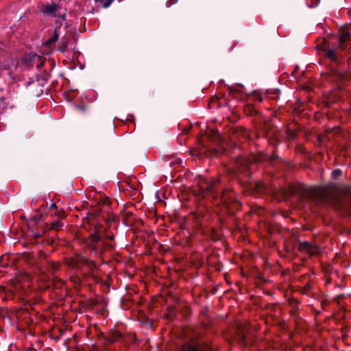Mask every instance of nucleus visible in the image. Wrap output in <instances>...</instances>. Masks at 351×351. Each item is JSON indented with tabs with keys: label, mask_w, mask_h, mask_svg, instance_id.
I'll return each instance as SVG.
<instances>
[{
	"label": "nucleus",
	"mask_w": 351,
	"mask_h": 351,
	"mask_svg": "<svg viewBox=\"0 0 351 351\" xmlns=\"http://www.w3.org/2000/svg\"><path fill=\"white\" fill-rule=\"evenodd\" d=\"M242 136H243V141L245 139V140H249L250 138V136H249V134H246L245 132H244V128H243V134H242Z\"/></svg>",
	"instance_id": "nucleus-17"
},
{
	"label": "nucleus",
	"mask_w": 351,
	"mask_h": 351,
	"mask_svg": "<svg viewBox=\"0 0 351 351\" xmlns=\"http://www.w3.org/2000/svg\"><path fill=\"white\" fill-rule=\"evenodd\" d=\"M212 136L213 138H217L218 137H219V134L218 132V131H215L214 130H210V134Z\"/></svg>",
	"instance_id": "nucleus-14"
},
{
	"label": "nucleus",
	"mask_w": 351,
	"mask_h": 351,
	"mask_svg": "<svg viewBox=\"0 0 351 351\" xmlns=\"http://www.w3.org/2000/svg\"><path fill=\"white\" fill-rule=\"evenodd\" d=\"M252 168H253V167L251 168V169H250V170L249 169V171H250L248 172V174H250V173H251V171H252ZM246 169V171H248V169Z\"/></svg>",
	"instance_id": "nucleus-27"
},
{
	"label": "nucleus",
	"mask_w": 351,
	"mask_h": 351,
	"mask_svg": "<svg viewBox=\"0 0 351 351\" xmlns=\"http://www.w3.org/2000/svg\"><path fill=\"white\" fill-rule=\"evenodd\" d=\"M243 113L247 116H255L258 114V112L252 105H246L243 108Z\"/></svg>",
	"instance_id": "nucleus-6"
},
{
	"label": "nucleus",
	"mask_w": 351,
	"mask_h": 351,
	"mask_svg": "<svg viewBox=\"0 0 351 351\" xmlns=\"http://www.w3.org/2000/svg\"><path fill=\"white\" fill-rule=\"evenodd\" d=\"M278 158V156L273 152V153L269 156V161L272 163L274 160Z\"/></svg>",
	"instance_id": "nucleus-11"
},
{
	"label": "nucleus",
	"mask_w": 351,
	"mask_h": 351,
	"mask_svg": "<svg viewBox=\"0 0 351 351\" xmlns=\"http://www.w3.org/2000/svg\"><path fill=\"white\" fill-rule=\"evenodd\" d=\"M97 2H101L103 3L104 0H95Z\"/></svg>",
	"instance_id": "nucleus-26"
},
{
	"label": "nucleus",
	"mask_w": 351,
	"mask_h": 351,
	"mask_svg": "<svg viewBox=\"0 0 351 351\" xmlns=\"http://www.w3.org/2000/svg\"><path fill=\"white\" fill-rule=\"evenodd\" d=\"M258 158L254 155H252L250 158H247L243 156V176H247L248 174L245 173V169H251V168L255 166V164L258 162Z\"/></svg>",
	"instance_id": "nucleus-3"
},
{
	"label": "nucleus",
	"mask_w": 351,
	"mask_h": 351,
	"mask_svg": "<svg viewBox=\"0 0 351 351\" xmlns=\"http://www.w3.org/2000/svg\"><path fill=\"white\" fill-rule=\"evenodd\" d=\"M182 351H209L208 348H202L195 346L185 345Z\"/></svg>",
	"instance_id": "nucleus-8"
},
{
	"label": "nucleus",
	"mask_w": 351,
	"mask_h": 351,
	"mask_svg": "<svg viewBox=\"0 0 351 351\" xmlns=\"http://www.w3.org/2000/svg\"><path fill=\"white\" fill-rule=\"evenodd\" d=\"M51 208H55L56 207V204H52L51 206Z\"/></svg>",
	"instance_id": "nucleus-29"
},
{
	"label": "nucleus",
	"mask_w": 351,
	"mask_h": 351,
	"mask_svg": "<svg viewBox=\"0 0 351 351\" xmlns=\"http://www.w3.org/2000/svg\"><path fill=\"white\" fill-rule=\"evenodd\" d=\"M21 66L19 65V63H17L16 64H15L14 66V69L15 71H18L19 69H20Z\"/></svg>",
	"instance_id": "nucleus-23"
},
{
	"label": "nucleus",
	"mask_w": 351,
	"mask_h": 351,
	"mask_svg": "<svg viewBox=\"0 0 351 351\" xmlns=\"http://www.w3.org/2000/svg\"><path fill=\"white\" fill-rule=\"evenodd\" d=\"M242 275H243V276H244V275H245V272H244V271H243V270Z\"/></svg>",
	"instance_id": "nucleus-31"
},
{
	"label": "nucleus",
	"mask_w": 351,
	"mask_h": 351,
	"mask_svg": "<svg viewBox=\"0 0 351 351\" xmlns=\"http://www.w3.org/2000/svg\"><path fill=\"white\" fill-rule=\"evenodd\" d=\"M270 141H271V143L274 144V146H276V144L278 143V141L276 139H275V138H274L272 140H270Z\"/></svg>",
	"instance_id": "nucleus-20"
},
{
	"label": "nucleus",
	"mask_w": 351,
	"mask_h": 351,
	"mask_svg": "<svg viewBox=\"0 0 351 351\" xmlns=\"http://www.w3.org/2000/svg\"><path fill=\"white\" fill-rule=\"evenodd\" d=\"M338 38V46H331L330 43L323 38L322 42L316 47L317 50L324 53V56L330 61V73L339 80L351 79V73L346 71L341 51L351 45V34L346 29L341 28Z\"/></svg>",
	"instance_id": "nucleus-1"
},
{
	"label": "nucleus",
	"mask_w": 351,
	"mask_h": 351,
	"mask_svg": "<svg viewBox=\"0 0 351 351\" xmlns=\"http://www.w3.org/2000/svg\"><path fill=\"white\" fill-rule=\"evenodd\" d=\"M36 55H29L28 57L23 59L22 61V64L23 66L27 67L28 66V62L32 61L33 59L36 58Z\"/></svg>",
	"instance_id": "nucleus-9"
},
{
	"label": "nucleus",
	"mask_w": 351,
	"mask_h": 351,
	"mask_svg": "<svg viewBox=\"0 0 351 351\" xmlns=\"http://www.w3.org/2000/svg\"><path fill=\"white\" fill-rule=\"evenodd\" d=\"M113 0H108L107 1L104 2L103 7L108 8Z\"/></svg>",
	"instance_id": "nucleus-18"
},
{
	"label": "nucleus",
	"mask_w": 351,
	"mask_h": 351,
	"mask_svg": "<svg viewBox=\"0 0 351 351\" xmlns=\"http://www.w3.org/2000/svg\"><path fill=\"white\" fill-rule=\"evenodd\" d=\"M250 326V324L243 319V348L244 347H247L248 345H252L253 346L255 341L251 332H249V333L250 334V340H248L245 336V330H248V326Z\"/></svg>",
	"instance_id": "nucleus-4"
},
{
	"label": "nucleus",
	"mask_w": 351,
	"mask_h": 351,
	"mask_svg": "<svg viewBox=\"0 0 351 351\" xmlns=\"http://www.w3.org/2000/svg\"><path fill=\"white\" fill-rule=\"evenodd\" d=\"M93 239H94V241H97V240H99V237L97 235L94 236Z\"/></svg>",
	"instance_id": "nucleus-24"
},
{
	"label": "nucleus",
	"mask_w": 351,
	"mask_h": 351,
	"mask_svg": "<svg viewBox=\"0 0 351 351\" xmlns=\"http://www.w3.org/2000/svg\"><path fill=\"white\" fill-rule=\"evenodd\" d=\"M58 37V36L56 34H55L52 38H51L50 39H49L47 41L46 44L51 45V44L53 43L54 42H56L57 40Z\"/></svg>",
	"instance_id": "nucleus-12"
},
{
	"label": "nucleus",
	"mask_w": 351,
	"mask_h": 351,
	"mask_svg": "<svg viewBox=\"0 0 351 351\" xmlns=\"http://www.w3.org/2000/svg\"><path fill=\"white\" fill-rule=\"evenodd\" d=\"M250 189L252 191L254 189H258V184L254 182L253 184H250Z\"/></svg>",
	"instance_id": "nucleus-19"
},
{
	"label": "nucleus",
	"mask_w": 351,
	"mask_h": 351,
	"mask_svg": "<svg viewBox=\"0 0 351 351\" xmlns=\"http://www.w3.org/2000/svg\"><path fill=\"white\" fill-rule=\"evenodd\" d=\"M242 239H243V243L245 242V238L244 237V234L243 233V237H242Z\"/></svg>",
	"instance_id": "nucleus-25"
},
{
	"label": "nucleus",
	"mask_w": 351,
	"mask_h": 351,
	"mask_svg": "<svg viewBox=\"0 0 351 351\" xmlns=\"http://www.w3.org/2000/svg\"><path fill=\"white\" fill-rule=\"evenodd\" d=\"M252 168H253V167L251 168V169H250V170L249 169V171H250L248 172V174H250V173H251V171H252ZM246 169V171H248V169Z\"/></svg>",
	"instance_id": "nucleus-28"
},
{
	"label": "nucleus",
	"mask_w": 351,
	"mask_h": 351,
	"mask_svg": "<svg viewBox=\"0 0 351 351\" xmlns=\"http://www.w3.org/2000/svg\"><path fill=\"white\" fill-rule=\"evenodd\" d=\"M332 176L334 177H337L339 176H340L341 174V171L340 169H335L333 171H332Z\"/></svg>",
	"instance_id": "nucleus-15"
},
{
	"label": "nucleus",
	"mask_w": 351,
	"mask_h": 351,
	"mask_svg": "<svg viewBox=\"0 0 351 351\" xmlns=\"http://www.w3.org/2000/svg\"><path fill=\"white\" fill-rule=\"evenodd\" d=\"M62 226V223L60 221H56L53 222L51 224L52 228H53L55 230H58Z\"/></svg>",
	"instance_id": "nucleus-10"
},
{
	"label": "nucleus",
	"mask_w": 351,
	"mask_h": 351,
	"mask_svg": "<svg viewBox=\"0 0 351 351\" xmlns=\"http://www.w3.org/2000/svg\"><path fill=\"white\" fill-rule=\"evenodd\" d=\"M298 249L301 252H306L310 255H313L316 253L317 247L311 245L309 242L304 241L300 242Z\"/></svg>",
	"instance_id": "nucleus-5"
},
{
	"label": "nucleus",
	"mask_w": 351,
	"mask_h": 351,
	"mask_svg": "<svg viewBox=\"0 0 351 351\" xmlns=\"http://www.w3.org/2000/svg\"><path fill=\"white\" fill-rule=\"evenodd\" d=\"M253 95H254V97L255 99L258 100L260 101H262V97H261V95H259V94H258V93H256L255 92L253 93Z\"/></svg>",
	"instance_id": "nucleus-16"
},
{
	"label": "nucleus",
	"mask_w": 351,
	"mask_h": 351,
	"mask_svg": "<svg viewBox=\"0 0 351 351\" xmlns=\"http://www.w3.org/2000/svg\"><path fill=\"white\" fill-rule=\"evenodd\" d=\"M66 43H64L62 44V47H61V48H60V50H61L62 51H64L65 50V49H66Z\"/></svg>",
	"instance_id": "nucleus-21"
},
{
	"label": "nucleus",
	"mask_w": 351,
	"mask_h": 351,
	"mask_svg": "<svg viewBox=\"0 0 351 351\" xmlns=\"http://www.w3.org/2000/svg\"><path fill=\"white\" fill-rule=\"evenodd\" d=\"M284 195L289 197L299 196L300 199L310 197L316 199L324 195V191H318L315 188H308L304 185L295 186L290 184L283 191Z\"/></svg>",
	"instance_id": "nucleus-2"
},
{
	"label": "nucleus",
	"mask_w": 351,
	"mask_h": 351,
	"mask_svg": "<svg viewBox=\"0 0 351 351\" xmlns=\"http://www.w3.org/2000/svg\"><path fill=\"white\" fill-rule=\"evenodd\" d=\"M58 9V7L56 5L52 4L50 5L45 6L43 8V12H45L46 14H51L52 16H55L56 14Z\"/></svg>",
	"instance_id": "nucleus-7"
},
{
	"label": "nucleus",
	"mask_w": 351,
	"mask_h": 351,
	"mask_svg": "<svg viewBox=\"0 0 351 351\" xmlns=\"http://www.w3.org/2000/svg\"><path fill=\"white\" fill-rule=\"evenodd\" d=\"M252 255H253V254L252 252H250L249 250H245L243 249V255H242L243 260L244 259V258H245L247 256H252Z\"/></svg>",
	"instance_id": "nucleus-13"
},
{
	"label": "nucleus",
	"mask_w": 351,
	"mask_h": 351,
	"mask_svg": "<svg viewBox=\"0 0 351 351\" xmlns=\"http://www.w3.org/2000/svg\"><path fill=\"white\" fill-rule=\"evenodd\" d=\"M325 304H326V302H323L322 303V306H324V305H325Z\"/></svg>",
	"instance_id": "nucleus-30"
},
{
	"label": "nucleus",
	"mask_w": 351,
	"mask_h": 351,
	"mask_svg": "<svg viewBox=\"0 0 351 351\" xmlns=\"http://www.w3.org/2000/svg\"><path fill=\"white\" fill-rule=\"evenodd\" d=\"M242 186H243V194H247V195H249L250 193L249 192H246L245 190H244V188H245V185H244V182H243V184H242Z\"/></svg>",
	"instance_id": "nucleus-22"
}]
</instances>
